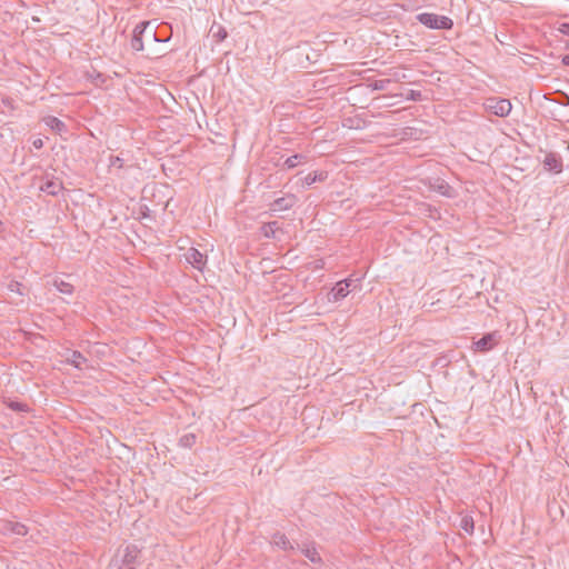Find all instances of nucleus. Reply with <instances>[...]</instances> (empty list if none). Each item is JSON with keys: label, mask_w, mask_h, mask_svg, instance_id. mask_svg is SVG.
Instances as JSON below:
<instances>
[{"label": "nucleus", "mask_w": 569, "mask_h": 569, "mask_svg": "<svg viewBox=\"0 0 569 569\" xmlns=\"http://www.w3.org/2000/svg\"><path fill=\"white\" fill-rule=\"evenodd\" d=\"M46 126H48L54 132L61 134L67 132V126L63 121L53 116H48L43 119Z\"/></svg>", "instance_id": "obj_13"}, {"label": "nucleus", "mask_w": 569, "mask_h": 569, "mask_svg": "<svg viewBox=\"0 0 569 569\" xmlns=\"http://www.w3.org/2000/svg\"><path fill=\"white\" fill-rule=\"evenodd\" d=\"M68 363L77 369H81L82 365L87 362V358L80 351H72L71 357L67 359Z\"/></svg>", "instance_id": "obj_16"}, {"label": "nucleus", "mask_w": 569, "mask_h": 569, "mask_svg": "<svg viewBox=\"0 0 569 569\" xmlns=\"http://www.w3.org/2000/svg\"><path fill=\"white\" fill-rule=\"evenodd\" d=\"M140 549L134 545L127 546L123 550H119L114 559L117 569H136L140 563Z\"/></svg>", "instance_id": "obj_1"}, {"label": "nucleus", "mask_w": 569, "mask_h": 569, "mask_svg": "<svg viewBox=\"0 0 569 569\" xmlns=\"http://www.w3.org/2000/svg\"><path fill=\"white\" fill-rule=\"evenodd\" d=\"M210 31L212 33V37L217 40V42H222L228 37L226 28L221 24L213 23Z\"/></svg>", "instance_id": "obj_17"}, {"label": "nucleus", "mask_w": 569, "mask_h": 569, "mask_svg": "<svg viewBox=\"0 0 569 569\" xmlns=\"http://www.w3.org/2000/svg\"><path fill=\"white\" fill-rule=\"evenodd\" d=\"M460 528L469 535L473 533L475 522L471 516H463L460 521Z\"/></svg>", "instance_id": "obj_22"}, {"label": "nucleus", "mask_w": 569, "mask_h": 569, "mask_svg": "<svg viewBox=\"0 0 569 569\" xmlns=\"http://www.w3.org/2000/svg\"><path fill=\"white\" fill-rule=\"evenodd\" d=\"M186 261L199 271H203L207 266V254L196 248H190L184 254Z\"/></svg>", "instance_id": "obj_5"}, {"label": "nucleus", "mask_w": 569, "mask_h": 569, "mask_svg": "<svg viewBox=\"0 0 569 569\" xmlns=\"http://www.w3.org/2000/svg\"><path fill=\"white\" fill-rule=\"evenodd\" d=\"M196 435L187 433L179 439V445L183 448H191L196 443Z\"/></svg>", "instance_id": "obj_24"}, {"label": "nucleus", "mask_w": 569, "mask_h": 569, "mask_svg": "<svg viewBox=\"0 0 569 569\" xmlns=\"http://www.w3.org/2000/svg\"><path fill=\"white\" fill-rule=\"evenodd\" d=\"M274 542L277 546H279L280 548H282L283 550L290 548V541L289 539L287 538L286 535L283 533H277L274 535Z\"/></svg>", "instance_id": "obj_26"}, {"label": "nucleus", "mask_w": 569, "mask_h": 569, "mask_svg": "<svg viewBox=\"0 0 569 569\" xmlns=\"http://www.w3.org/2000/svg\"><path fill=\"white\" fill-rule=\"evenodd\" d=\"M86 78L88 80H91L96 86H99L106 81V77L97 71L96 69H92L91 71L86 72Z\"/></svg>", "instance_id": "obj_21"}, {"label": "nucleus", "mask_w": 569, "mask_h": 569, "mask_svg": "<svg viewBox=\"0 0 569 569\" xmlns=\"http://www.w3.org/2000/svg\"><path fill=\"white\" fill-rule=\"evenodd\" d=\"M498 338L499 336L497 332L486 333L479 340L473 342L475 349L481 352L490 351L498 343Z\"/></svg>", "instance_id": "obj_8"}, {"label": "nucleus", "mask_w": 569, "mask_h": 569, "mask_svg": "<svg viewBox=\"0 0 569 569\" xmlns=\"http://www.w3.org/2000/svg\"><path fill=\"white\" fill-rule=\"evenodd\" d=\"M63 189L62 182L49 179L40 186V190L50 196H58Z\"/></svg>", "instance_id": "obj_11"}, {"label": "nucleus", "mask_w": 569, "mask_h": 569, "mask_svg": "<svg viewBox=\"0 0 569 569\" xmlns=\"http://www.w3.org/2000/svg\"><path fill=\"white\" fill-rule=\"evenodd\" d=\"M306 160H307V157L305 154L296 153V154L287 158L283 166L286 169H293L298 164L306 162Z\"/></svg>", "instance_id": "obj_15"}, {"label": "nucleus", "mask_w": 569, "mask_h": 569, "mask_svg": "<svg viewBox=\"0 0 569 569\" xmlns=\"http://www.w3.org/2000/svg\"><path fill=\"white\" fill-rule=\"evenodd\" d=\"M408 99L412 100V101H419V100H421V92L416 91V90H410Z\"/></svg>", "instance_id": "obj_27"}, {"label": "nucleus", "mask_w": 569, "mask_h": 569, "mask_svg": "<svg viewBox=\"0 0 569 569\" xmlns=\"http://www.w3.org/2000/svg\"><path fill=\"white\" fill-rule=\"evenodd\" d=\"M53 286L60 293H63V295L70 296L73 293V290H74V288L71 283L66 282L63 280H54Z\"/></svg>", "instance_id": "obj_20"}, {"label": "nucleus", "mask_w": 569, "mask_h": 569, "mask_svg": "<svg viewBox=\"0 0 569 569\" xmlns=\"http://www.w3.org/2000/svg\"><path fill=\"white\" fill-rule=\"evenodd\" d=\"M279 229L278 221H270L267 223H263L261 227V231L264 237L267 238H274L276 231Z\"/></svg>", "instance_id": "obj_19"}, {"label": "nucleus", "mask_w": 569, "mask_h": 569, "mask_svg": "<svg viewBox=\"0 0 569 569\" xmlns=\"http://www.w3.org/2000/svg\"><path fill=\"white\" fill-rule=\"evenodd\" d=\"M487 108L498 117H507L511 111V102L508 99H488Z\"/></svg>", "instance_id": "obj_3"}, {"label": "nucleus", "mask_w": 569, "mask_h": 569, "mask_svg": "<svg viewBox=\"0 0 569 569\" xmlns=\"http://www.w3.org/2000/svg\"><path fill=\"white\" fill-rule=\"evenodd\" d=\"M149 26H150L149 21H141L134 27V29L132 31L131 41H130V46H131L132 50L139 52L144 49L142 37Z\"/></svg>", "instance_id": "obj_4"}, {"label": "nucleus", "mask_w": 569, "mask_h": 569, "mask_svg": "<svg viewBox=\"0 0 569 569\" xmlns=\"http://www.w3.org/2000/svg\"><path fill=\"white\" fill-rule=\"evenodd\" d=\"M8 408H10L11 410L13 411H17V412H27L29 411V407L27 403H23V402H20V401H9L7 403Z\"/></svg>", "instance_id": "obj_25"}, {"label": "nucleus", "mask_w": 569, "mask_h": 569, "mask_svg": "<svg viewBox=\"0 0 569 569\" xmlns=\"http://www.w3.org/2000/svg\"><path fill=\"white\" fill-rule=\"evenodd\" d=\"M391 76L396 79V80H402V79H406V74L403 72H400L398 70L393 71L391 73Z\"/></svg>", "instance_id": "obj_28"}, {"label": "nucleus", "mask_w": 569, "mask_h": 569, "mask_svg": "<svg viewBox=\"0 0 569 569\" xmlns=\"http://www.w3.org/2000/svg\"><path fill=\"white\" fill-rule=\"evenodd\" d=\"M151 36H152V38H153L154 40H157V33H156V31H154V30H153V31H151Z\"/></svg>", "instance_id": "obj_32"}, {"label": "nucleus", "mask_w": 569, "mask_h": 569, "mask_svg": "<svg viewBox=\"0 0 569 569\" xmlns=\"http://www.w3.org/2000/svg\"><path fill=\"white\" fill-rule=\"evenodd\" d=\"M328 178V172L327 171H313V172H309L305 178H303V184L305 186H311L316 182H322L325 181L326 179Z\"/></svg>", "instance_id": "obj_14"}, {"label": "nucleus", "mask_w": 569, "mask_h": 569, "mask_svg": "<svg viewBox=\"0 0 569 569\" xmlns=\"http://www.w3.org/2000/svg\"><path fill=\"white\" fill-rule=\"evenodd\" d=\"M353 281L351 279H345L336 283L329 293V301L337 302L346 298L350 292V286Z\"/></svg>", "instance_id": "obj_6"}, {"label": "nucleus", "mask_w": 569, "mask_h": 569, "mask_svg": "<svg viewBox=\"0 0 569 569\" xmlns=\"http://www.w3.org/2000/svg\"><path fill=\"white\" fill-rule=\"evenodd\" d=\"M391 81V79H378L373 80L369 86L372 88V90L382 91L389 87Z\"/></svg>", "instance_id": "obj_23"}, {"label": "nucleus", "mask_w": 569, "mask_h": 569, "mask_svg": "<svg viewBox=\"0 0 569 569\" xmlns=\"http://www.w3.org/2000/svg\"><path fill=\"white\" fill-rule=\"evenodd\" d=\"M3 531L16 536H26L28 533V528L22 522L7 521L3 525Z\"/></svg>", "instance_id": "obj_12"}, {"label": "nucleus", "mask_w": 569, "mask_h": 569, "mask_svg": "<svg viewBox=\"0 0 569 569\" xmlns=\"http://www.w3.org/2000/svg\"><path fill=\"white\" fill-rule=\"evenodd\" d=\"M416 18L421 24L429 29L450 30L453 27V21L447 16L422 12L419 13Z\"/></svg>", "instance_id": "obj_2"}, {"label": "nucleus", "mask_w": 569, "mask_h": 569, "mask_svg": "<svg viewBox=\"0 0 569 569\" xmlns=\"http://www.w3.org/2000/svg\"><path fill=\"white\" fill-rule=\"evenodd\" d=\"M298 201V198L293 193H288L283 197L277 198L270 204L271 211H286L291 209Z\"/></svg>", "instance_id": "obj_9"}, {"label": "nucleus", "mask_w": 569, "mask_h": 569, "mask_svg": "<svg viewBox=\"0 0 569 569\" xmlns=\"http://www.w3.org/2000/svg\"><path fill=\"white\" fill-rule=\"evenodd\" d=\"M568 49H569V39H568V42H567V46H566Z\"/></svg>", "instance_id": "obj_33"}, {"label": "nucleus", "mask_w": 569, "mask_h": 569, "mask_svg": "<svg viewBox=\"0 0 569 569\" xmlns=\"http://www.w3.org/2000/svg\"><path fill=\"white\" fill-rule=\"evenodd\" d=\"M32 146H33L36 149H41V148L43 147V141H42V139H40V138H39V139L33 140Z\"/></svg>", "instance_id": "obj_30"}, {"label": "nucleus", "mask_w": 569, "mask_h": 569, "mask_svg": "<svg viewBox=\"0 0 569 569\" xmlns=\"http://www.w3.org/2000/svg\"><path fill=\"white\" fill-rule=\"evenodd\" d=\"M562 63L567 67H569V54H565L561 59Z\"/></svg>", "instance_id": "obj_31"}, {"label": "nucleus", "mask_w": 569, "mask_h": 569, "mask_svg": "<svg viewBox=\"0 0 569 569\" xmlns=\"http://www.w3.org/2000/svg\"><path fill=\"white\" fill-rule=\"evenodd\" d=\"M559 31L563 34H569V23H561Z\"/></svg>", "instance_id": "obj_29"}, {"label": "nucleus", "mask_w": 569, "mask_h": 569, "mask_svg": "<svg viewBox=\"0 0 569 569\" xmlns=\"http://www.w3.org/2000/svg\"><path fill=\"white\" fill-rule=\"evenodd\" d=\"M301 552L303 553V556L306 558H308L311 562L313 563H319L321 562V557L319 555V552L317 551V549L313 547V546H308L306 548H303L301 550Z\"/></svg>", "instance_id": "obj_18"}, {"label": "nucleus", "mask_w": 569, "mask_h": 569, "mask_svg": "<svg viewBox=\"0 0 569 569\" xmlns=\"http://www.w3.org/2000/svg\"><path fill=\"white\" fill-rule=\"evenodd\" d=\"M429 189L447 198H453L456 196L455 189L446 180L440 178L430 179Z\"/></svg>", "instance_id": "obj_7"}, {"label": "nucleus", "mask_w": 569, "mask_h": 569, "mask_svg": "<svg viewBox=\"0 0 569 569\" xmlns=\"http://www.w3.org/2000/svg\"><path fill=\"white\" fill-rule=\"evenodd\" d=\"M543 166L548 171L559 173L562 171V159L557 153L550 152L546 154Z\"/></svg>", "instance_id": "obj_10"}]
</instances>
